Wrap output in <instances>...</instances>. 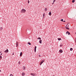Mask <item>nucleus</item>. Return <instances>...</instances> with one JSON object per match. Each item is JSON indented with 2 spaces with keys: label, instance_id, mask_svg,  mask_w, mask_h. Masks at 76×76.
I'll return each instance as SVG.
<instances>
[{
  "label": "nucleus",
  "instance_id": "ea45409f",
  "mask_svg": "<svg viewBox=\"0 0 76 76\" xmlns=\"http://www.w3.org/2000/svg\"><path fill=\"white\" fill-rule=\"evenodd\" d=\"M10 76H11L10 75Z\"/></svg>",
  "mask_w": 76,
  "mask_h": 76
},
{
  "label": "nucleus",
  "instance_id": "412c9836",
  "mask_svg": "<svg viewBox=\"0 0 76 76\" xmlns=\"http://www.w3.org/2000/svg\"><path fill=\"white\" fill-rule=\"evenodd\" d=\"M75 0H73L72 1V3H74V2H75Z\"/></svg>",
  "mask_w": 76,
  "mask_h": 76
},
{
  "label": "nucleus",
  "instance_id": "2f4dec72",
  "mask_svg": "<svg viewBox=\"0 0 76 76\" xmlns=\"http://www.w3.org/2000/svg\"><path fill=\"white\" fill-rule=\"evenodd\" d=\"M63 22H66V21H63Z\"/></svg>",
  "mask_w": 76,
  "mask_h": 76
},
{
  "label": "nucleus",
  "instance_id": "aec40b11",
  "mask_svg": "<svg viewBox=\"0 0 76 76\" xmlns=\"http://www.w3.org/2000/svg\"><path fill=\"white\" fill-rule=\"evenodd\" d=\"M73 50V48H71L70 49V51H72Z\"/></svg>",
  "mask_w": 76,
  "mask_h": 76
},
{
  "label": "nucleus",
  "instance_id": "393cba45",
  "mask_svg": "<svg viewBox=\"0 0 76 76\" xmlns=\"http://www.w3.org/2000/svg\"><path fill=\"white\" fill-rule=\"evenodd\" d=\"M37 39H41V37H38L37 38Z\"/></svg>",
  "mask_w": 76,
  "mask_h": 76
},
{
  "label": "nucleus",
  "instance_id": "4be33fe9",
  "mask_svg": "<svg viewBox=\"0 0 76 76\" xmlns=\"http://www.w3.org/2000/svg\"><path fill=\"white\" fill-rule=\"evenodd\" d=\"M23 70H25V66H23Z\"/></svg>",
  "mask_w": 76,
  "mask_h": 76
},
{
  "label": "nucleus",
  "instance_id": "4468645a",
  "mask_svg": "<svg viewBox=\"0 0 76 76\" xmlns=\"http://www.w3.org/2000/svg\"><path fill=\"white\" fill-rule=\"evenodd\" d=\"M47 10V8H45V11L46 12Z\"/></svg>",
  "mask_w": 76,
  "mask_h": 76
},
{
  "label": "nucleus",
  "instance_id": "dca6fc26",
  "mask_svg": "<svg viewBox=\"0 0 76 76\" xmlns=\"http://www.w3.org/2000/svg\"><path fill=\"white\" fill-rule=\"evenodd\" d=\"M58 41H60V40H61V39L60 38H58Z\"/></svg>",
  "mask_w": 76,
  "mask_h": 76
},
{
  "label": "nucleus",
  "instance_id": "cd10ccee",
  "mask_svg": "<svg viewBox=\"0 0 76 76\" xmlns=\"http://www.w3.org/2000/svg\"><path fill=\"white\" fill-rule=\"evenodd\" d=\"M34 52H36V49H34Z\"/></svg>",
  "mask_w": 76,
  "mask_h": 76
},
{
  "label": "nucleus",
  "instance_id": "7c9ffc66",
  "mask_svg": "<svg viewBox=\"0 0 76 76\" xmlns=\"http://www.w3.org/2000/svg\"><path fill=\"white\" fill-rule=\"evenodd\" d=\"M28 3H29V1H28Z\"/></svg>",
  "mask_w": 76,
  "mask_h": 76
},
{
  "label": "nucleus",
  "instance_id": "5701e85b",
  "mask_svg": "<svg viewBox=\"0 0 76 76\" xmlns=\"http://www.w3.org/2000/svg\"><path fill=\"white\" fill-rule=\"evenodd\" d=\"M66 28V29H69H69H69V28L68 27H65Z\"/></svg>",
  "mask_w": 76,
  "mask_h": 76
},
{
  "label": "nucleus",
  "instance_id": "9d476101",
  "mask_svg": "<svg viewBox=\"0 0 76 76\" xmlns=\"http://www.w3.org/2000/svg\"><path fill=\"white\" fill-rule=\"evenodd\" d=\"M22 52H20V57H22Z\"/></svg>",
  "mask_w": 76,
  "mask_h": 76
},
{
  "label": "nucleus",
  "instance_id": "9b49d317",
  "mask_svg": "<svg viewBox=\"0 0 76 76\" xmlns=\"http://www.w3.org/2000/svg\"><path fill=\"white\" fill-rule=\"evenodd\" d=\"M49 15L50 16H51V12H49Z\"/></svg>",
  "mask_w": 76,
  "mask_h": 76
},
{
  "label": "nucleus",
  "instance_id": "6ab92c4d",
  "mask_svg": "<svg viewBox=\"0 0 76 76\" xmlns=\"http://www.w3.org/2000/svg\"><path fill=\"white\" fill-rule=\"evenodd\" d=\"M63 46V44L62 43H61L60 45V47H62Z\"/></svg>",
  "mask_w": 76,
  "mask_h": 76
},
{
  "label": "nucleus",
  "instance_id": "39448f33",
  "mask_svg": "<svg viewBox=\"0 0 76 76\" xmlns=\"http://www.w3.org/2000/svg\"><path fill=\"white\" fill-rule=\"evenodd\" d=\"M68 34V35H70V33L68 31H67L66 33V34Z\"/></svg>",
  "mask_w": 76,
  "mask_h": 76
},
{
  "label": "nucleus",
  "instance_id": "473e14b6",
  "mask_svg": "<svg viewBox=\"0 0 76 76\" xmlns=\"http://www.w3.org/2000/svg\"><path fill=\"white\" fill-rule=\"evenodd\" d=\"M39 57H41V55H39Z\"/></svg>",
  "mask_w": 76,
  "mask_h": 76
},
{
  "label": "nucleus",
  "instance_id": "e433bc0d",
  "mask_svg": "<svg viewBox=\"0 0 76 76\" xmlns=\"http://www.w3.org/2000/svg\"><path fill=\"white\" fill-rule=\"evenodd\" d=\"M1 72V70H0V72Z\"/></svg>",
  "mask_w": 76,
  "mask_h": 76
},
{
  "label": "nucleus",
  "instance_id": "c85d7f7f",
  "mask_svg": "<svg viewBox=\"0 0 76 76\" xmlns=\"http://www.w3.org/2000/svg\"><path fill=\"white\" fill-rule=\"evenodd\" d=\"M10 76H13V75H12V74H11L10 75Z\"/></svg>",
  "mask_w": 76,
  "mask_h": 76
},
{
  "label": "nucleus",
  "instance_id": "72a5a7b5",
  "mask_svg": "<svg viewBox=\"0 0 76 76\" xmlns=\"http://www.w3.org/2000/svg\"><path fill=\"white\" fill-rule=\"evenodd\" d=\"M12 55H14V53H13L12 54Z\"/></svg>",
  "mask_w": 76,
  "mask_h": 76
},
{
  "label": "nucleus",
  "instance_id": "20e7f679",
  "mask_svg": "<svg viewBox=\"0 0 76 76\" xmlns=\"http://www.w3.org/2000/svg\"><path fill=\"white\" fill-rule=\"evenodd\" d=\"M4 52H5V53H8V52H9V50L7 49L6 50H5V51H4Z\"/></svg>",
  "mask_w": 76,
  "mask_h": 76
},
{
  "label": "nucleus",
  "instance_id": "c756f323",
  "mask_svg": "<svg viewBox=\"0 0 76 76\" xmlns=\"http://www.w3.org/2000/svg\"><path fill=\"white\" fill-rule=\"evenodd\" d=\"M36 48H37V46H35L34 49H36Z\"/></svg>",
  "mask_w": 76,
  "mask_h": 76
},
{
  "label": "nucleus",
  "instance_id": "bb28decb",
  "mask_svg": "<svg viewBox=\"0 0 76 76\" xmlns=\"http://www.w3.org/2000/svg\"><path fill=\"white\" fill-rule=\"evenodd\" d=\"M56 0H53V3H54V2H55V1H56Z\"/></svg>",
  "mask_w": 76,
  "mask_h": 76
},
{
  "label": "nucleus",
  "instance_id": "a878e982",
  "mask_svg": "<svg viewBox=\"0 0 76 76\" xmlns=\"http://www.w3.org/2000/svg\"><path fill=\"white\" fill-rule=\"evenodd\" d=\"M18 64H20V61H19L18 62Z\"/></svg>",
  "mask_w": 76,
  "mask_h": 76
},
{
  "label": "nucleus",
  "instance_id": "f03ea898",
  "mask_svg": "<svg viewBox=\"0 0 76 76\" xmlns=\"http://www.w3.org/2000/svg\"><path fill=\"white\" fill-rule=\"evenodd\" d=\"M44 61H45V60H42L41 61V63H40V66H41V65L42 64V63H43V62Z\"/></svg>",
  "mask_w": 76,
  "mask_h": 76
},
{
  "label": "nucleus",
  "instance_id": "c9c22d12",
  "mask_svg": "<svg viewBox=\"0 0 76 76\" xmlns=\"http://www.w3.org/2000/svg\"><path fill=\"white\" fill-rule=\"evenodd\" d=\"M1 56L2 55V53L1 54Z\"/></svg>",
  "mask_w": 76,
  "mask_h": 76
},
{
  "label": "nucleus",
  "instance_id": "b1692460",
  "mask_svg": "<svg viewBox=\"0 0 76 76\" xmlns=\"http://www.w3.org/2000/svg\"><path fill=\"white\" fill-rule=\"evenodd\" d=\"M62 22H63V19H61L60 20Z\"/></svg>",
  "mask_w": 76,
  "mask_h": 76
},
{
  "label": "nucleus",
  "instance_id": "ddd939ff",
  "mask_svg": "<svg viewBox=\"0 0 76 76\" xmlns=\"http://www.w3.org/2000/svg\"><path fill=\"white\" fill-rule=\"evenodd\" d=\"M0 29L1 31L2 30H3V27H0Z\"/></svg>",
  "mask_w": 76,
  "mask_h": 76
},
{
  "label": "nucleus",
  "instance_id": "423d86ee",
  "mask_svg": "<svg viewBox=\"0 0 76 76\" xmlns=\"http://www.w3.org/2000/svg\"><path fill=\"white\" fill-rule=\"evenodd\" d=\"M16 46L17 47H18V42H16Z\"/></svg>",
  "mask_w": 76,
  "mask_h": 76
},
{
  "label": "nucleus",
  "instance_id": "f704fd0d",
  "mask_svg": "<svg viewBox=\"0 0 76 76\" xmlns=\"http://www.w3.org/2000/svg\"><path fill=\"white\" fill-rule=\"evenodd\" d=\"M54 4V2H53V3H52V4Z\"/></svg>",
  "mask_w": 76,
  "mask_h": 76
},
{
  "label": "nucleus",
  "instance_id": "6e6552de",
  "mask_svg": "<svg viewBox=\"0 0 76 76\" xmlns=\"http://www.w3.org/2000/svg\"><path fill=\"white\" fill-rule=\"evenodd\" d=\"M59 51L61 53H63V50H60Z\"/></svg>",
  "mask_w": 76,
  "mask_h": 76
},
{
  "label": "nucleus",
  "instance_id": "4c0bfd02",
  "mask_svg": "<svg viewBox=\"0 0 76 76\" xmlns=\"http://www.w3.org/2000/svg\"><path fill=\"white\" fill-rule=\"evenodd\" d=\"M1 53V52H0V53Z\"/></svg>",
  "mask_w": 76,
  "mask_h": 76
},
{
  "label": "nucleus",
  "instance_id": "f8f14e48",
  "mask_svg": "<svg viewBox=\"0 0 76 76\" xmlns=\"http://www.w3.org/2000/svg\"><path fill=\"white\" fill-rule=\"evenodd\" d=\"M45 13H44L43 14V18H44V17H45Z\"/></svg>",
  "mask_w": 76,
  "mask_h": 76
},
{
  "label": "nucleus",
  "instance_id": "1a4fd4ad",
  "mask_svg": "<svg viewBox=\"0 0 76 76\" xmlns=\"http://www.w3.org/2000/svg\"><path fill=\"white\" fill-rule=\"evenodd\" d=\"M68 24H67L66 25V26H65V28H67L69 26V25H68Z\"/></svg>",
  "mask_w": 76,
  "mask_h": 76
},
{
  "label": "nucleus",
  "instance_id": "a211bd4d",
  "mask_svg": "<svg viewBox=\"0 0 76 76\" xmlns=\"http://www.w3.org/2000/svg\"><path fill=\"white\" fill-rule=\"evenodd\" d=\"M28 44H29V45H31V43L30 42H28Z\"/></svg>",
  "mask_w": 76,
  "mask_h": 76
},
{
  "label": "nucleus",
  "instance_id": "f3484780",
  "mask_svg": "<svg viewBox=\"0 0 76 76\" xmlns=\"http://www.w3.org/2000/svg\"><path fill=\"white\" fill-rule=\"evenodd\" d=\"M1 58H2V57L0 55V60H1Z\"/></svg>",
  "mask_w": 76,
  "mask_h": 76
},
{
  "label": "nucleus",
  "instance_id": "7ed1b4c3",
  "mask_svg": "<svg viewBox=\"0 0 76 76\" xmlns=\"http://www.w3.org/2000/svg\"><path fill=\"white\" fill-rule=\"evenodd\" d=\"M30 75H32V76H36L37 75V74H36V73H31L30 74Z\"/></svg>",
  "mask_w": 76,
  "mask_h": 76
},
{
  "label": "nucleus",
  "instance_id": "58836bf2",
  "mask_svg": "<svg viewBox=\"0 0 76 76\" xmlns=\"http://www.w3.org/2000/svg\"><path fill=\"white\" fill-rule=\"evenodd\" d=\"M75 34H76V32L75 33Z\"/></svg>",
  "mask_w": 76,
  "mask_h": 76
},
{
  "label": "nucleus",
  "instance_id": "2eb2a0df",
  "mask_svg": "<svg viewBox=\"0 0 76 76\" xmlns=\"http://www.w3.org/2000/svg\"><path fill=\"white\" fill-rule=\"evenodd\" d=\"M22 76H25V73L23 72L22 73Z\"/></svg>",
  "mask_w": 76,
  "mask_h": 76
},
{
  "label": "nucleus",
  "instance_id": "0eeeda50",
  "mask_svg": "<svg viewBox=\"0 0 76 76\" xmlns=\"http://www.w3.org/2000/svg\"><path fill=\"white\" fill-rule=\"evenodd\" d=\"M39 42L40 44H42V40L40 39L39 41Z\"/></svg>",
  "mask_w": 76,
  "mask_h": 76
},
{
  "label": "nucleus",
  "instance_id": "f257e3e1",
  "mask_svg": "<svg viewBox=\"0 0 76 76\" xmlns=\"http://www.w3.org/2000/svg\"><path fill=\"white\" fill-rule=\"evenodd\" d=\"M26 12V10L23 9L21 10V13H24Z\"/></svg>",
  "mask_w": 76,
  "mask_h": 76
}]
</instances>
